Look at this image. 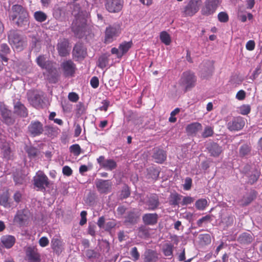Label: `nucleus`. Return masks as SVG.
<instances>
[{
  "mask_svg": "<svg viewBox=\"0 0 262 262\" xmlns=\"http://www.w3.org/2000/svg\"><path fill=\"white\" fill-rule=\"evenodd\" d=\"M9 199L8 193L7 192L3 193L0 196V205L5 208L10 207V204L9 202Z\"/></svg>",
  "mask_w": 262,
  "mask_h": 262,
  "instance_id": "44",
  "label": "nucleus"
},
{
  "mask_svg": "<svg viewBox=\"0 0 262 262\" xmlns=\"http://www.w3.org/2000/svg\"><path fill=\"white\" fill-rule=\"evenodd\" d=\"M41 39L38 35L32 36L30 48L35 52H38L41 48Z\"/></svg>",
  "mask_w": 262,
  "mask_h": 262,
  "instance_id": "30",
  "label": "nucleus"
},
{
  "mask_svg": "<svg viewBox=\"0 0 262 262\" xmlns=\"http://www.w3.org/2000/svg\"><path fill=\"white\" fill-rule=\"evenodd\" d=\"M25 259L29 262H40L41 255L36 246L29 245L24 248Z\"/></svg>",
  "mask_w": 262,
  "mask_h": 262,
  "instance_id": "6",
  "label": "nucleus"
},
{
  "mask_svg": "<svg viewBox=\"0 0 262 262\" xmlns=\"http://www.w3.org/2000/svg\"><path fill=\"white\" fill-rule=\"evenodd\" d=\"M209 152L211 156L217 157L222 152V147L219 144L213 143L208 148Z\"/></svg>",
  "mask_w": 262,
  "mask_h": 262,
  "instance_id": "32",
  "label": "nucleus"
},
{
  "mask_svg": "<svg viewBox=\"0 0 262 262\" xmlns=\"http://www.w3.org/2000/svg\"><path fill=\"white\" fill-rule=\"evenodd\" d=\"M181 195L177 193H171L169 196V204L176 206H178L179 203V201L181 199Z\"/></svg>",
  "mask_w": 262,
  "mask_h": 262,
  "instance_id": "40",
  "label": "nucleus"
},
{
  "mask_svg": "<svg viewBox=\"0 0 262 262\" xmlns=\"http://www.w3.org/2000/svg\"><path fill=\"white\" fill-rule=\"evenodd\" d=\"M144 256V262H156L158 259L157 252L150 249L145 252Z\"/></svg>",
  "mask_w": 262,
  "mask_h": 262,
  "instance_id": "25",
  "label": "nucleus"
},
{
  "mask_svg": "<svg viewBox=\"0 0 262 262\" xmlns=\"http://www.w3.org/2000/svg\"><path fill=\"white\" fill-rule=\"evenodd\" d=\"M132 45L133 43L132 41L128 42L124 41L119 45V50H120L121 53H122V56L128 52Z\"/></svg>",
  "mask_w": 262,
  "mask_h": 262,
  "instance_id": "43",
  "label": "nucleus"
},
{
  "mask_svg": "<svg viewBox=\"0 0 262 262\" xmlns=\"http://www.w3.org/2000/svg\"><path fill=\"white\" fill-rule=\"evenodd\" d=\"M108 56L109 55L104 54L99 58L98 66L99 68L103 69L106 67L108 62Z\"/></svg>",
  "mask_w": 262,
  "mask_h": 262,
  "instance_id": "41",
  "label": "nucleus"
},
{
  "mask_svg": "<svg viewBox=\"0 0 262 262\" xmlns=\"http://www.w3.org/2000/svg\"><path fill=\"white\" fill-rule=\"evenodd\" d=\"M213 129L210 126H207L205 128L203 132L202 133V136L204 138H208L211 137L213 134Z\"/></svg>",
  "mask_w": 262,
  "mask_h": 262,
  "instance_id": "54",
  "label": "nucleus"
},
{
  "mask_svg": "<svg viewBox=\"0 0 262 262\" xmlns=\"http://www.w3.org/2000/svg\"><path fill=\"white\" fill-rule=\"evenodd\" d=\"M28 99L30 104L36 108L39 109L47 106V100L42 92H33L29 93Z\"/></svg>",
  "mask_w": 262,
  "mask_h": 262,
  "instance_id": "5",
  "label": "nucleus"
},
{
  "mask_svg": "<svg viewBox=\"0 0 262 262\" xmlns=\"http://www.w3.org/2000/svg\"><path fill=\"white\" fill-rule=\"evenodd\" d=\"M48 72L47 78L49 82L51 83H55L58 81V74L56 68L53 66L50 67V69H47Z\"/></svg>",
  "mask_w": 262,
  "mask_h": 262,
  "instance_id": "26",
  "label": "nucleus"
},
{
  "mask_svg": "<svg viewBox=\"0 0 262 262\" xmlns=\"http://www.w3.org/2000/svg\"><path fill=\"white\" fill-rule=\"evenodd\" d=\"M38 243L40 246L41 247H45L49 245V241L47 237L43 236L39 239Z\"/></svg>",
  "mask_w": 262,
  "mask_h": 262,
  "instance_id": "62",
  "label": "nucleus"
},
{
  "mask_svg": "<svg viewBox=\"0 0 262 262\" xmlns=\"http://www.w3.org/2000/svg\"><path fill=\"white\" fill-rule=\"evenodd\" d=\"M56 49L60 57H64L68 56L71 52V46L68 39L62 38L58 40Z\"/></svg>",
  "mask_w": 262,
  "mask_h": 262,
  "instance_id": "7",
  "label": "nucleus"
},
{
  "mask_svg": "<svg viewBox=\"0 0 262 262\" xmlns=\"http://www.w3.org/2000/svg\"><path fill=\"white\" fill-rule=\"evenodd\" d=\"M196 78L194 74L190 71L183 73L180 80V84L185 92L190 90L195 86Z\"/></svg>",
  "mask_w": 262,
  "mask_h": 262,
  "instance_id": "4",
  "label": "nucleus"
},
{
  "mask_svg": "<svg viewBox=\"0 0 262 262\" xmlns=\"http://www.w3.org/2000/svg\"><path fill=\"white\" fill-rule=\"evenodd\" d=\"M28 129L33 137L39 136L43 131L42 124L38 121L32 122L29 125Z\"/></svg>",
  "mask_w": 262,
  "mask_h": 262,
  "instance_id": "18",
  "label": "nucleus"
},
{
  "mask_svg": "<svg viewBox=\"0 0 262 262\" xmlns=\"http://www.w3.org/2000/svg\"><path fill=\"white\" fill-rule=\"evenodd\" d=\"M160 38L161 41L166 45H169L171 42L170 37L166 31L161 32Z\"/></svg>",
  "mask_w": 262,
  "mask_h": 262,
  "instance_id": "47",
  "label": "nucleus"
},
{
  "mask_svg": "<svg viewBox=\"0 0 262 262\" xmlns=\"http://www.w3.org/2000/svg\"><path fill=\"white\" fill-rule=\"evenodd\" d=\"M245 124V121L241 117L234 118L232 121L228 122V128L230 130H239L242 129Z\"/></svg>",
  "mask_w": 262,
  "mask_h": 262,
  "instance_id": "16",
  "label": "nucleus"
},
{
  "mask_svg": "<svg viewBox=\"0 0 262 262\" xmlns=\"http://www.w3.org/2000/svg\"><path fill=\"white\" fill-rule=\"evenodd\" d=\"M72 54L73 57L77 59H83L87 54L86 49L82 43L78 42L75 45Z\"/></svg>",
  "mask_w": 262,
  "mask_h": 262,
  "instance_id": "15",
  "label": "nucleus"
},
{
  "mask_svg": "<svg viewBox=\"0 0 262 262\" xmlns=\"http://www.w3.org/2000/svg\"><path fill=\"white\" fill-rule=\"evenodd\" d=\"M192 186V179L189 177L186 178L185 183L183 184V188L185 190L190 189Z\"/></svg>",
  "mask_w": 262,
  "mask_h": 262,
  "instance_id": "59",
  "label": "nucleus"
},
{
  "mask_svg": "<svg viewBox=\"0 0 262 262\" xmlns=\"http://www.w3.org/2000/svg\"><path fill=\"white\" fill-rule=\"evenodd\" d=\"M220 3V0H206L201 12L203 15H210L216 10Z\"/></svg>",
  "mask_w": 262,
  "mask_h": 262,
  "instance_id": "12",
  "label": "nucleus"
},
{
  "mask_svg": "<svg viewBox=\"0 0 262 262\" xmlns=\"http://www.w3.org/2000/svg\"><path fill=\"white\" fill-rule=\"evenodd\" d=\"M253 241L252 236L248 233L244 232L241 234L237 238V241L241 244H249Z\"/></svg>",
  "mask_w": 262,
  "mask_h": 262,
  "instance_id": "38",
  "label": "nucleus"
},
{
  "mask_svg": "<svg viewBox=\"0 0 262 262\" xmlns=\"http://www.w3.org/2000/svg\"><path fill=\"white\" fill-rule=\"evenodd\" d=\"M86 215L87 212L86 211H82L80 213L81 220L79 222V224L81 226H83L86 223L87 219H86Z\"/></svg>",
  "mask_w": 262,
  "mask_h": 262,
  "instance_id": "60",
  "label": "nucleus"
},
{
  "mask_svg": "<svg viewBox=\"0 0 262 262\" xmlns=\"http://www.w3.org/2000/svg\"><path fill=\"white\" fill-rule=\"evenodd\" d=\"M70 151L75 156H78L81 153V148L78 144H75L71 145L70 148Z\"/></svg>",
  "mask_w": 262,
  "mask_h": 262,
  "instance_id": "49",
  "label": "nucleus"
},
{
  "mask_svg": "<svg viewBox=\"0 0 262 262\" xmlns=\"http://www.w3.org/2000/svg\"><path fill=\"white\" fill-rule=\"evenodd\" d=\"M85 255L89 259H91L92 258H95L97 255V253L94 250L88 249L85 252Z\"/></svg>",
  "mask_w": 262,
  "mask_h": 262,
  "instance_id": "63",
  "label": "nucleus"
},
{
  "mask_svg": "<svg viewBox=\"0 0 262 262\" xmlns=\"http://www.w3.org/2000/svg\"><path fill=\"white\" fill-rule=\"evenodd\" d=\"M43 130L45 134L52 139L57 137L59 134V130L57 127L51 126H46Z\"/></svg>",
  "mask_w": 262,
  "mask_h": 262,
  "instance_id": "36",
  "label": "nucleus"
},
{
  "mask_svg": "<svg viewBox=\"0 0 262 262\" xmlns=\"http://www.w3.org/2000/svg\"><path fill=\"white\" fill-rule=\"evenodd\" d=\"M28 219V211L25 209L18 210L14 218V222L19 226L24 225Z\"/></svg>",
  "mask_w": 262,
  "mask_h": 262,
  "instance_id": "17",
  "label": "nucleus"
},
{
  "mask_svg": "<svg viewBox=\"0 0 262 262\" xmlns=\"http://www.w3.org/2000/svg\"><path fill=\"white\" fill-rule=\"evenodd\" d=\"M218 19L221 22L226 23L228 21L229 17L227 13L221 12L218 14Z\"/></svg>",
  "mask_w": 262,
  "mask_h": 262,
  "instance_id": "57",
  "label": "nucleus"
},
{
  "mask_svg": "<svg viewBox=\"0 0 262 262\" xmlns=\"http://www.w3.org/2000/svg\"><path fill=\"white\" fill-rule=\"evenodd\" d=\"M158 215L156 213H147L142 216V221L145 225H155L158 223Z\"/></svg>",
  "mask_w": 262,
  "mask_h": 262,
  "instance_id": "20",
  "label": "nucleus"
},
{
  "mask_svg": "<svg viewBox=\"0 0 262 262\" xmlns=\"http://www.w3.org/2000/svg\"><path fill=\"white\" fill-rule=\"evenodd\" d=\"M212 220L211 216L210 215H206L198 220L196 224L198 227H201L202 226L203 223H207Z\"/></svg>",
  "mask_w": 262,
  "mask_h": 262,
  "instance_id": "51",
  "label": "nucleus"
},
{
  "mask_svg": "<svg viewBox=\"0 0 262 262\" xmlns=\"http://www.w3.org/2000/svg\"><path fill=\"white\" fill-rule=\"evenodd\" d=\"M8 40L12 48L17 51H22L26 46L24 37L19 31L12 29L8 32Z\"/></svg>",
  "mask_w": 262,
  "mask_h": 262,
  "instance_id": "2",
  "label": "nucleus"
},
{
  "mask_svg": "<svg viewBox=\"0 0 262 262\" xmlns=\"http://www.w3.org/2000/svg\"><path fill=\"white\" fill-rule=\"evenodd\" d=\"M36 62L42 69H45L46 70L50 69V67L52 66L51 62L49 60H47L44 55L39 56L36 58Z\"/></svg>",
  "mask_w": 262,
  "mask_h": 262,
  "instance_id": "31",
  "label": "nucleus"
},
{
  "mask_svg": "<svg viewBox=\"0 0 262 262\" xmlns=\"http://www.w3.org/2000/svg\"><path fill=\"white\" fill-rule=\"evenodd\" d=\"M71 29L76 37L79 38L83 37L87 30L85 19L83 17H77L73 21Z\"/></svg>",
  "mask_w": 262,
  "mask_h": 262,
  "instance_id": "3",
  "label": "nucleus"
},
{
  "mask_svg": "<svg viewBox=\"0 0 262 262\" xmlns=\"http://www.w3.org/2000/svg\"><path fill=\"white\" fill-rule=\"evenodd\" d=\"M173 246L170 244L164 245L162 248V251L165 256H171L173 255Z\"/></svg>",
  "mask_w": 262,
  "mask_h": 262,
  "instance_id": "42",
  "label": "nucleus"
},
{
  "mask_svg": "<svg viewBox=\"0 0 262 262\" xmlns=\"http://www.w3.org/2000/svg\"><path fill=\"white\" fill-rule=\"evenodd\" d=\"M120 33V26L119 25H113L110 26L106 28L105 32V43H110L112 42L114 38L117 36Z\"/></svg>",
  "mask_w": 262,
  "mask_h": 262,
  "instance_id": "11",
  "label": "nucleus"
},
{
  "mask_svg": "<svg viewBox=\"0 0 262 262\" xmlns=\"http://www.w3.org/2000/svg\"><path fill=\"white\" fill-rule=\"evenodd\" d=\"M259 174L257 172H255L254 173H252L249 177L248 183L250 184H253L255 183L259 178Z\"/></svg>",
  "mask_w": 262,
  "mask_h": 262,
  "instance_id": "61",
  "label": "nucleus"
},
{
  "mask_svg": "<svg viewBox=\"0 0 262 262\" xmlns=\"http://www.w3.org/2000/svg\"><path fill=\"white\" fill-rule=\"evenodd\" d=\"M34 16L36 20L41 23L45 21L47 18L46 13L40 11L35 12Z\"/></svg>",
  "mask_w": 262,
  "mask_h": 262,
  "instance_id": "48",
  "label": "nucleus"
},
{
  "mask_svg": "<svg viewBox=\"0 0 262 262\" xmlns=\"http://www.w3.org/2000/svg\"><path fill=\"white\" fill-rule=\"evenodd\" d=\"M149 210H155L160 205L158 196L156 194L151 195L146 202Z\"/></svg>",
  "mask_w": 262,
  "mask_h": 262,
  "instance_id": "23",
  "label": "nucleus"
},
{
  "mask_svg": "<svg viewBox=\"0 0 262 262\" xmlns=\"http://www.w3.org/2000/svg\"><path fill=\"white\" fill-rule=\"evenodd\" d=\"M97 190L101 193H107L111 188L112 183L108 180H99L96 183Z\"/></svg>",
  "mask_w": 262,
  "mask_h": 262,
  "instance_id": "19",
  "label": "nucleus"
},
{
  "mask_svg": "<svg viewBox=\"0 0 262 262\" xmlns=\"http://www.w3.org/2000/svg\"><path fill=\"white\" fill-rule=\"evenodd\" d=\"M2 153L4 158L9 159L11 157V150L8 145H4L2 148Z\"/></svg>",
  "mask_w": 262,
  "mask_h": 262,
  "instance_id": "52",
  "label": "nucleus"
},
{
  "mask_svg": "<svg viewBox=\"0 0 262 262\" xmlns=\"http://www.w3.org/2000/svg\"><path fill=\"white\" fill-rule=\"evenodd\" d=\"M251 150V147L249 145L247 144L242 145L239 149V157L243 158L249 155Z\"/></svg>",
  "mask_w": 262,
  "mask_h": 262,
  "instance_id": "39",
  "label": "nucleus"
},
{
  "mask_svg": "<svg viewBox=\"0 0 262 262\" xmlns=\"http://www.w3.org/2000/svg\"><path fill=\"white\" fill-rule=\"evenodd\" d=\"M202 66L204 68H202L201 75L204 78H207L212 75L213 72V67L212 64L209 62H205Z\"/></svg>",
  "mask_w": 262,
  "mask_h": 262,
  "instance_id": "29",
  "label": "nucleus"
},
{
  "mask_svg": "<svg viewBox=\"0 0 262 262\" xmlns=\"http://www.w3.org/2000/svg\"><path fill=\"white\" fill-rule=\"evenodd\" d=\"M130 255L134 261H136L139 259L140 254L138 251L137 248L133 247L130 251Z\"/></svg>",
  "mask_w": 262,
  "mask_h": 262,
  "instance_id": "56",
  "label": "nucleus"
},
{
  "mask_svg": "<svg viewBox=\"0 0 262 262\" xmlns=\"http://www.w3.org/2000/svg\"><path fill=\"white\" fill-rule=\"evenodd\" d=\"M124 219L125 224L134 225L137 223L139 219V215L135 211H130L127 212Z\"/></svg>",
  "mask_w": 262,
  "mask_h": 262,
  "instance_id": "21",
  "label": "nucleus"
},
{
  "mask_svg": "<svg viewBox=\"0 0 262 262\" xmlns=\"http://www.w3.org/2000/svg\"><path fill=\"white\" fill-rule=\"evenodd\" d=\"M201 5L200 0H191L185 7L183 14L185 16H192L199 10Z\"/></svg>",
  "mask_w": 262,
  "mask_h": 262,
  "instance_id": "13",
  "label": "nucleus"
},
{
  "mask_svg": "<svg viewBox=\"0 0 262 262\" xmlns=\"http://www.w3.org/2000/svg\"><path fill=\"white\" fill-rule=\"evenodd\" d=\"M3 121L8 125L12 124L14 123V119L11 116H2Z\"/></svg>",
  "mask_w": 262,
  "mask_h": 262,
  "instance_id": "64",
  "label": "nucleus"
},
{
  "mask_svg": "<svg viewBox=\"0 0 262 262\" xmlns=\"http://www.w3.org/2000/svg\"><path fill=\"white\" fill-rule=\"evenodd\" d=\"M97 163L100 166L109 171L115 169L117 166L116 162L113 159H105L103 156H100L97 159Z\"/></svg>",
  "mask_w": 262,
  "mask_h": 262,
  "instance_id": "14",
  "label": "nucleus"
},
{
  "mask_svg": "<svg viewBox=\"0 0 262 262\" xmlns=\"http://www.w3.org/2000/svg\"><path fill=\"white\" fill-rule=\"evenodd\" d=\"M38 151V149L33 146L28 147L26 149V152L30 158L35 157L37 155Z\"/></svg>",
  "mask_w": 262,
  "mask_h": 262,
  "instance_id": "53",
  "label": "nucleus"
},
{
  "mask_svg": "<svg viewBox=\"0 0 262 262\" xmlns=\"http://www.w3.org/2000/svg\"><path fill=\"white\" fill-rule=\"evenodd\" d=\"M207 201L205 199H201L197 200L195 203V207L199 210H203L207 206Z\"/></svg>",
  "mask_w": 262,
  "mask_h": 262,
  "instance_id": "46",
  "label": "nucleus"
},
{
  "mask_svg": "<svg viewBox=\"0 0 262 262\" xmlns=\"http://www.w3.org/2000/svg\"><path fill=\"white\" fill-rule=\"evenodd\" d=\"M251 108L249 105H243L239 108L240 113L242 115H248L250 113Z\"/></svg>",
  "mask_w": 262,
  "mask_h": 262,
  "instance_id": "58",
  "label": "nucleus"
},
{
  "mask_svg": "<svg viewBox=\"0 0 262 262\" xmlns=\"http://www.w3.org/2000/svg\"><path fill=\"white\" fill-rule=\"evenodd\" d=\"M123 0H105L104 6L106 10L110 13H118L123 6Z\"/></svg>",
  "mask_w": 262,
  "mask_h": 262,
  "instance_id": "10",
  "label": "nucleus"
},
{
  "mask_svg": "<svg viewBox=\"0 0 262 262\" xmlns=\"http://www.w3.org/2000/svg\"><path fill=\"white\" fill-rule=\"evenodd\" d=\"M14 113L16 115H28L27 108L20 101H17L14 103Z\"/></svg>",
  "mask_w": 262,
  "mask_h": 262,
  "instance_id": "33",
  "label": "nucleus"
},
{
  "mask_svg": "<svg viewBox=\"0 0 262 262\" xmlns=\"http://www.w3.org/2000/svg\"><path fill=\"white\" fill-rule=\"evenodd\" d=\"M166 152L162 149H156L153 155V158L156 162L158 163H162L166 159Z\"/></svg>",
  "mask_w": 262,
  "mask_h": 262,
  "instance_id": "27",
  "label": "nucleus"
},
{
  "mask_svg": "<svg viewBox=\"0 0 262 262\" xmlns=\"http://www.w3.org/2000/svg\"><path fill=\"white\" fill-rule=\"evenodd\" d=\"M256 192L255 191H251L249 193L243 196L240 200L241 205L242 206H246L249 205L254 200L256 199Z\"/></svg>",
  "mask_w": 262,
  "mask_h": 262,
  "instance_id": "24",
  "label": "nucleus"
},
{
  "mask_svg": "<svg viewBox=\"0 0 262 262\" xmlns=\"http://www.w3.org/2000/svg\"><path fill=\"white\" fill-rule=\"evenodd\" d=\"M76 111L77 115H82L86 113V108L85 105L82 103L79 102L76 105Z\"/></svg>",
  "mask_w": 262,
  "mask_h": 262,
  "instance_id": "55",
  "label": "nucleus"
},
{
  "mask_svg": "<svg viewBox=\"0 0 262 262\" xmlns=\"http://www.w3.org/2000/svg\"><path fill=\"white\" fill-rule=\"evenodd\" d=\"M11 52V49L6 43H2L0 46V57L2 59L7 62L8 61V58L7 56Z\"/></svg>",
  "mask_w": 262,
  "mask_h": 262,
  "instance_id": "34",
  "label": "nucleus"
},
{
  "mask_svg": "<svg viewBox=\"0 0 262 262\" xmlns=\"http://www.w3.org/2000/svg\"><path fill=\"white\" fill-rule=\"evenodd\" d=\"M33 181L34 186L40 190H45L49 185V179L42 171H38L34 177Z\"/></svg>",
  "mask_w": 262,
  "mask_h": 262,
  "instance_id": "9",
  "label": "nucleus"
},
{
  "mask_svg": "<svg viewBox=\"0 0 262 262\" xmlns=\"http://www.w3.org/2000/svg\"><path fill=\"white\" fill-rule=\"evenodd\" d=\"M63 75L66 77H74L77 69L75 63L71 59L64 60L60 64Z\"/></svg>",
  "mask_w": 262,
  "mask_h": 262,
  "instance_id": "8",
  "label": "nucleus"
},
{
  "mask_svg": "<svg viewBox=\"0 0 262 262\" xmlns=\"http://www.w3.org/2000/svg\"><path fill=\"white\" fill-rule=\"evenodd\" d=\"M200 243L202 245H207L211 242V236L209 234H202L199 236Z\"/></svg>",
  "mask_w": 262,
  "mask_h": 262,
  "instance_id": "45",
  "label": "nucleus"
},
{
  "mask_svg": "<svg viewBox=\"0 0 262 262\" xmlns=\"http://www.w3.org/2000/svg\"><path fill=\"white\" fill-rule=\"evenodd\" d=\"M15 237L11 235H3L1 238V242L2 243L3 247L6 249H10L12 248L15 243Z\"/></svg>",
  "mask_w": 262,
  "mask_h": 262,
  "instance_id": "22",
  "label": "nucleus"
},
{
  "mask_svg": "<svg viewBox=\"0 0 262 262\" xmlns=\"http://www.w3.org/2000/svg\"><path fill=\"white\" fill-rule=\"evenodd\" d=\"M201 124L195 122L188 125L186 127V130L188 135H192L196 134L198 132L202 129Z\"/></svg>",
  "mask_w": 262,
  "mask_h": 262,
  "instance_id": "28",
  "label": "nucleus"
},
{
  "mask_svg": "<svg viewBox=\"0 0 262 262\" xmlns=\"http://www.w3.org/2000/svg\"><path fill=\"white\" fill-rule=\"evenodd\" d=\"M9 17L19 28L27 29L29 26V13L27 9L20 5L15 4L12 6Z\"/></svg>",
  "mask_w": 262,
  "mask_h": 262,
  "instance_id": "1",
  "label": "nucleus"
},
{
  "mask_svg": "<svg viewBox=\"0 0 262 262\" xmlns=\"http://www.w3.org/2000/svg\"><path fill=\"white\" fill-rule=\"evenodd\" d=\"M62 244L60 239L53 238L51 240V248L56 253L59 254L62 251Z\"/></svg>",
  "mask_w": 262,
  "mask_h": 262,
  "instance_id": "37",
  "label": "nucleus"
},
{
  "mask_svg": "<svg viewBox=\"0 0 262 262\" xmlns=\"http://www.w3.org/2000/svg\"><path fill=\"white\" fill-rule=\"evenodd\" d=\"M150 229L145 225H142L138 229V236L142 238H147L150 236Z\"/></svg>",
  "mask_w": 262,
  "mask_h": 262,
  "instance_id": "35",
  "label": "nucleus"
},
{
  "mask_svg": "<svg viewBox=\"0 0 262 262\" xmlns=\"http://www.w3.org/2000/svg\"><path fill=\"white\" fill-rule=\"evenodd\" d=\"M130 194V190L129 187L125 185L122 188L121 193H120V199H125L129 196Z\"/></svg>",
  "mask_w": 262,
  "mask_h": 262,
  "instance_id": "50",
  "label": "nucleus"
}]
</instances>
